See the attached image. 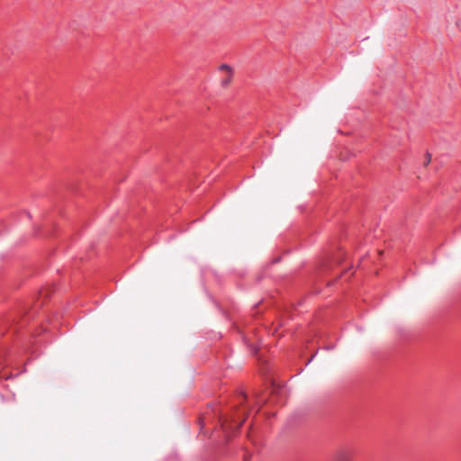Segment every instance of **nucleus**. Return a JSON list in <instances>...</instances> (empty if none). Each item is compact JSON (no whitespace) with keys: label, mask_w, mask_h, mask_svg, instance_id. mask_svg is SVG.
Returning a JSON list of instances; mask_svg holds the SVG:
<instances>
[{"label":"nucleus","mask_w":461,"mask_h":461,"mask_svg":"<svg viewBox=\"0 0 461 461\" xmlns=\"http://www.w3.org/2000/svg\"><path fill=\"white\" fill-rule=\"evenodd\" d=\"M241 423H242V421L240 423H239V425L237 426V429H239L240 426H241Z\"/></svg>","instance_id":"obj_5"},{"label":"nucleus","mask_w":461,"mask_h":461,"mask_svg":"<svg viewBox=\"0 0 461 461\" xmlns=\"http://www.w3.org/2000/svg\"><path fill=\"white\" fill-rule=\"evenodd\" d=\"M220 70L221 71H226L227 74H232V69L230 66L226 65V64H222L221 67H220Z\"/></svg>","instance_id":"obj_3"},{"label":"nucleus","mask_w":461,"mask_h":461,"mask_svg":"<svg viewBox=\"0 0 461 461\" xmlns=\"http://www.w3.org/2000/svg\"><path fill=\"white\" fill-rule=\"evenodd\" d=\"M231 80H232V74H227L226 77L221 79V85L223 87H227L231 83Z\"/></svg>","instance_id":"obj_2"},{"label":"nucleus","mask_w":461,"mask_h":461,"mask_svg":"<svg viewBox=\"0 0 461 461\" xmlns=\"http://www.w3.org/2000/svg\"><path fill=\"white\" fill-rule=\"evenodd\" d=\"M349 453L345 449H339L334 455V461H349Z\"/></svg>","instance_id":"obj_1"},{"label":"nucleus","mask_w":461,"mask_h":461,"mask_svg":"<svg viewBox=\"0 0 461 461\" xmlns=\"http://www.w3.org/2000/svg\"><path fill=\"white\" fill-rule=\"evenodd\" d=\"M430 162H431V155L429 152H427L424 166L427 167Z\"/></svg>","instance_id":"obj_4"}]
</instances>
